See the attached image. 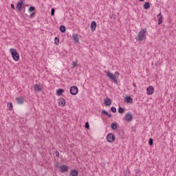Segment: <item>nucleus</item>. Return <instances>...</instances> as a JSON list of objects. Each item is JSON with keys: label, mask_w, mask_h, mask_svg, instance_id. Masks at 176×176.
<instances>
[{"label": "nucleus", "mask_w": 176, "mask_h": 176, "mask_svg": "<svg viewBox=\"0 0 176 176\" xmlns=\"http://www.w3.org/2000/svg\"><path fill=\"white\" fill-rule=\"evenodd\" d=\"M8 108H9L10 111H12L13 109V104H12V102H9L7 104Z\"/></svg>", "instance_id": "393cba45"}, {"label": "nucleus", "mask_w": 176, "mask_h": 176, "mask_svg": "<svg viewBox=\"0 0 176 176\" xmlns=\"http://www.w3.org/2000/svg\"><path fill=\"white\" fill-rule=\"evenodd\" d=\"M34 16H35V13H32L30 15V19H32V17H34Z\"/></svg>", "instance_id": "c9c22d12"}, {"label": "nucleus", "mask_w": 176, "mask_h": 176, "mask_svg": "<svg viewBox=\"0 0 176 176\" xmlns=\"http://www.w3.org/2000/svg\"><path fill=\"white\" fill-rule=\"evenodd\" d=\"M23 1L24 0H20L19 2L16 4V9H17L19 12L23 9V6L24 5Z\"/></svg>", "instance_id": "423d86ee"}, {"label": "nucleus", "mask_w": 176, "mask_h": 176, "mask_svg": "<svg viewBox=\"0 0 176 176\" xmlns=\"http://www.w3.org/2000/svg\"><path fill=\"white\" fill-rule=\"evenodd\" d=\"M59 28H60V32H62L63 34H64V32H65L66 29H65V27L64 26V25H61Z\"/></svg>", "instance_id": "b1692460"}, {"label": "nucleus", "mask_w": 176, "mask_h": 176, "mask_svg": "<svg viewBox=\"0 0 176 176\" xmlns=\"http://www.w3.org/2000/svg\"><path fill=\"white\" fill-rule=\"evenodd\" d=\"M148 144L151 146H152V145H153V139L150 138L148 140Z\"/></svg>", "instance_id": "c85d7f7f"}, {"label": "nucleus", "mask_w": 176, "mask_h": 176, "mask_svg": "<svg viewBox=\"0 0 176 176\" xmlns=\"http://www.w3.org/2000/svg\"><path fill=\"white\" fill-rule=\"evenodd\" d=\"M11 8H12V9H14V4L12 3V4H11Z\"/></svg>", "instance_id": "e433bc0d"}, {"label": "nucleus", "mask_w": 176, "mask_h": 176, "mask_svg": "<svg viewBox=\"0 0 176 176\" xmlns=\"http://www.w3.org/2000/svg\"><path fill=\"white\" fill-rule=\"evenodd\" d=\"M104 104L106 105V107H109V105L112 104V100L109 98H106L104 100Z\"/></svg>", "instance_id": "1a4fd4ad"}, {"label": "nucleus", "mask_w": 176, "mask_h": 176, "mask_svg": "<svg viewBox=\"0 0 176 176\" xmlns=\"http://www.w3.org/2000/svg\"><path fill=\"white\" fill-rule=\"evenodd\" d=\"M10 53L12 55V57L14 61H19L20 60V55L19 54V52H17V50L14 48H11L10 50Z\"/></svg>", "instance_id": "7ed1b4c3"}, {"label": "nucleus", "mask_w": 176, "mask_h": 176, "mask_svg": "<svg viewBox=\"0 0 176 176\" xmlns=\"http://www.w3.org/2000/svg\"><path fill=\"white\" fill-rule=\"evenodd\" d=\"M54 153H55L56 157H58V156H60V153L58 152V151H56L54 152Z\"/></svg>", "instance_id": "72a5a7b5"}, {"label": "nucleus", "mask_w": 176, "mask_h": 176, "mask_svg": "<svg viewBox=\"0 0 176 176\" xmlns=\"http://www.w3.org/2000/svg\"><path fill=\"white\" fill-rule=\"evenodd\" d=\"M111 130H116L118 129V124L116 122H113L111 124Z\"/></svg>", "instance_id": "aec40b11"}, {"label": "nucleus", "mask_w": 176, "mask_h": 176, "mask_svg": "<svg viewBox=\"0 0 176 176\" xmlns=\"http://www.w3.org/2000/svg\"><path fill=\"white\" fill-rule=\"evenodd\" d=\"M77 64H78V61H74L73 62V68H76Z\"/></svg>", "instance_id": "473e14b6"}, {"label": "nucleus", "mask_w": 176, "mask_h": 176, "mask_svg": "<svg viewBox=\"0 0 176 176\" xmlns=\"http://www.w3.org/2000/svg\"><path fill=\"white\" fill-rule=\"evenodd\" d=\"M136 174H138V170H136Z\"/></svg>", "instance_id": "ea45409f"}, {"label": "nucleus", "mask_w": 176, "mask_h": 176, "mask_svg": "<svg viewBox=\"0 0 176 176\" xmlns=\"http://www.w3.org/2000/svg\"><path fill=\"white\" fill-rule=\"evenodd\" d=\"M85 129H87V130H89V129H90V125L89 124V122H85Z\"/></svg>", "instance_id": "c756f323"}, {"label": "nucleus", "mask_w": 176, "mask_h": 176, "mask_svg": "<svg viewBox=\"0 0 176 176\" xmlns=\"http://www.w3.org/2000/svg\"><path fill=\"white\" fill-rule=\"evenodd\" d=\"M125 102H127L128 104L131 102L133 103V98L130 97V96H126L125 98Z\"/></svg>", "instance_id": "6ab92c4d"}, {"label": "nucleus", "mask_w": 176, "mask_h": 176, "mask_svg": "<svg viewBox=\"0 0 176 176\" xmlns=\"http://www.w3.org/2000/svg\"><path fill=\"white\" fill-rule=\"evenodd\" d=\"M116 137L115 136V135H113V133H109L107 136V140L111 143L113 142V141H115Z\"/></svg>", "instance_id": "39448f33"}, {"label": "nucleus", "mask_w": 176, "mask_h": 176, "mask_svg": "<svg viewBox=\"0 0 176 176\" xmlns=\"http://www.w3.org/2000/svg\"><path fill=\"white\" fill-rule=\"evenodd\" d=\"M145 35H146V29H142L141 31L139 32L138 36L135 37L136 41L142 42V41H144Z\"/></svg>", "instance_id": "f03ea898"}, {"label": "nucleus", "mask_w": 176, "mask_h": 176, "mask_svg": "<svg viewBox=\"0 0 176 176\" xmlns=\"http://www.w3.org/2000/svg\"><path fill=\"white\" fill-rule=\"evenodd\" d=\"M16 100L17 104H24V98H23L22 96L16 98Z\"/></svg>", "instance_id": "f3484780"}, {"label": "nucleus", "mask_w": 176, "mask_h": 176, "mask_svg": "<svg viewBox=\"0 0 176 176\" xmlns=\"http://www.w3.org/2000/svg\"><path fill=\"white\" fill-rule=\"evenodd\" d=\"M124 120H126V122H131V120H133V115H131V113H126L124 116Z\"/></svg>", "instance_id": "0eeeda50"}, {"label": "nucleus", "mask_w": 176, "mask_h": 176, "mask_svg": "<svg viewBox=\"0 0 176 176\" xmlns=\"http://www.w3.org/2000/svg\"><path fill=\"white\" fill-rule=\"evenodd\" d=\"M72 37L75 43H79V35L78 34H73Z\"/></svg>", "instance_id": "4468645a"}, {"label": "nucleus", "mask_w": 176, "mask_h": 176, "mask_svg": "<svg viewBox=\"0 0 176 176\" xmlns=\"http://www.w3.org/2000/svg\"><path fill=\"white\" fill-rule=\"evenodd\" d=\"M102 115H107V116H108L109 118H112V115L109 114L107 111L105 110H102Z\"/></svg>", "instance_id": "5701e85b"}, {"label": "nucleus", "mask_w": 176, "mask_h": 176, "mask_svg": "<svg viewBox=\"0 0 176 176\" xmlns=\"http://www.w3.org/2000/svg\"><path fill=\"white\" fill-rule=\"evenodd\" d=\"M70 175L78 176L79 175V172L77 170L73 169L70 171Z\"/></svg>", "instance_id": "a211bd4d"}, {"label": "nucleus", "mask_w": 176, "mask_h": 176, "mask_svg": "<svg viewBox=\"0 0 176 176\" xmlns=\"http://www.w3.org/2000/svg\"><path fill=\"white\" fill-rule=\"evenodd\" d=\"M106 74V76L107 78H109V79H110V80H111V82H114V83H116V85H118V79L116 78V76H119V72H116L114 75L113 74L111 73V72L109 71H105L104 72Z\"/></svg>", "instance_id": "f257e3e1"}, {"label": "nucleus", "mask_w": 176, "mask_h": 176, "mask_svg": "<svg viewBox=\"0 0 176 176\" xmlns=\"http://www.w3.org/2000/svg\"><path fill=\"white\" fill-rule=\"evenodd\" d=\"M55 167H56V168H58V167H60V162H56L55 163Z\"/></svg>", "instance_id": "f704fd0d"}, {"label": "nucleus", "mask_w": 176, "mask_h": 176, "mask_svg": "<svg viewBox=\"0 0 176 176\" xmlns=\"http://www.w3.org/2000/svg\"><path fill=\"white\" fill-rule=\"evenodd\" d=\"M69 91L72 96H76L78 91V87L76 86H72L70 87Z\"/></svg>", "instance_id": "20e7f679"}, {"label": "nucleus", "mask_w": 176, "mask_h": 176, "mask_svg": "<svg viewBox=\"0 0 176 176\" xmlns=\"http://www.w3.org/2000/svg\"><path fill=\"white\" fill-rule=\"evenodd\" d=\"M60 168L62 173H67L68 171V166L67 165H62L60 166Z\"/></svg>", "instance_id": "dca6fc26"}, {"label": "nucleus", "mask_w": 176, "mask_h": 176, "mask_svg": "<svg viewBox=\"0 0 176 176\" xmlns=\"http://www.w3.org/2000/svg\"><path fill=\"white\" fill-rule=\"evenodd\" d=\"M144 9H149V8H151V3H149V2H145L144 6H143Z\"/></svg>", "instance_id": "412c9836"}, {"label": "nucleus", "mask_w": 176, "mask_h": 176, "mask_svg": "<svg viewBox=\"0 0 176 176\" xmlns=\"http://www.w3.org/2000/svg\"><path fill=\"white\" fill-rule=\"evenodd\" d=\"M29 12H34V10H35V7L34 6H31L29 8Z\"/></svg>", "instance_id": "7c9ffc66"}, {"label": "nucleus", "mask_w": 176, "mask_h": 176, "mask_svg": "<svg viewBox=\"0 0 176 176\" xmlns=\"http://www.w3.org/2000/svg\"><path fill=\"white\" fill-rule=\"evenodd\" d=\"M146 90L148 96H152V94H153V91H155V89L152 86L148 87Z\"/></svg>", "instance_id": "9d476101"}, {"label": "nucleus", "mask_w": 176, "mask_h": 176, "mask_svg": "<svg viewBox=\"0 0 176 176\" xmlns=\"http://www.w3.org/2000/svg\"><path fill=\"white\" fill-rule=\"evenodd\" d=\"M59 107H65V99L60 98L58 101Z\"/></svg>", "instance_id": "2eb2a0df"}, {"label": "nucleus", "mask_w": 176, "mask_h": 176, "mask_svg": "<svg viewBox=\"0 0 176 176\" xmlns=\"http://www.w3.org/2000/svg\"><path fill=\"white\" fill-rule=\"evenodd\" d=\"M133 87H137V85H135V82L133 83Z\"/></svg>", "instance_id": "4c0bfd02"}, {"label": "nucleus", "mask_w": 176, "mask_h": 176, "mask_svg": "<svg viewBox=\"0 0 176 176\" xmlns=\"http://www.w3.org/2000/svg\"><path fill=\"white\" fill-rule=\"evenodd\" d=\"M157 17L158 18V25H160L163 23V15H162V12H160Z\"/></svg>", "instance_id": "f8f14e48"}, {"label": "nucleus", "mask_w": 176, "mask_h": 176, "mask_svg": "<svg viewBox=\"0 0 176 176\" xmlns=\"http://www.w3.org/2000/svg\"><path fill=\"white\" fill-rule=\"evenodd\" d=\"M63 93H64V89H58L56 91L57 96H61V94H63Z\"/></svg>", "instance_id": "4be33fe9"}, {"label": "nucleus", "mask_w": 176, "mask_h": 176, "mask_svg": "<svg viewBox=\"0 0 176 176\" xmlns=\"http://www.w3.org/2000/svg\"><path fill=\"white\" fill-rule=\"evenodd\" d=\"M34 91H36L37 93H39L42 91V87H41L40 85L36 84L34 86Z\"/></svg>", "instance_id": "9b49d317"}, {"label": "nucleus", "mask_w": 176, "mask_h": 176, "mask_svg": "<svg viewBox=\"0 0 176 176\" xmlns=\"http://www.w3.org/2000/svg\"><path fill=\"white\" fill-rule=\"evenodd\" d=\"M140 2H144L145 0H139Z\"/></svg>", "instance_id": "58836bf2"}, {"label": "nucleus", "mask_w": 176, "mask_h": 176, "mask_svg": "<svg viewBox=\"0 0 176 176\" xmlns=\"http://www.w3.org/2000/svg\"><path fill=\"white\" fill-rule=\"evenodd\" d=\"M117 134L118 135L119 138L123 140L124 138V132L122 130L117 131Z\"/></svg>", "instance_id": "ddd939ff"}, {"label": "nucleus", "mask_w": 176, "mask_h": 176, "mask_svg": "<svg viewBox=\"0 0 176 176\" xmlns=\"http://www.w3.org/2000/svg\"><path fill=\"white\" fill-rule=\"evenodd\" d=\"M110 110L113 112V113H116V107H112Z\"/></svg>", "instance_id": "cd10ccee"}, {"label": "nucleus", "mask_w": 176, "mask_h": 176, "mask_svg": "<svg viewBox=\"0 0 176 176\" xmlns=\"http://www.w3.org/2000/svg\"><path fill=\"white\" fill-rule=\"evenodd\" d=\"M123 112H124V109L122 108V107H119L118 108V113H123Z\"/></svg>", "instance_id": "bb28decb"}, {"label": "nucleus", "mask_w": 176, "mask_h": 176, "mask_svg": "<svg viewBox=\"0 0 176 176\" xmlns=\"http://www.w3.org/2000/svg\"><path fill=\"white\" fill-rule=\"evenodd\" d=\"M56 12V10L54 8H52L51 10V16H54V12Z\"/></svg>", "instance_id": "2f4dec72"}, {"label": "nucleus", "mask_w": 176, "mask_h": 176, "mask_svg": "<svg viewBox=\"0 0 176 176\" xmlns=\"http://www.w3.org/2000/svg\"><path fill=\"white\" fill-rule=\"evenodd\" d=\"M90 28H91V31H92V32L96 31V28H97V23L96 21H93L91 23Z\"/></svg>", "instance_id": "6e6552de"}, {"label": "nucleus", "mask_w": 176, "mask_h": 176, "mask_svg": "<svg viewBox=\"0 0 176 176\" xmlns=\"http://www.w3.org/2000/svg\"><path fill=\"white\" fill-rule=\"evenodd\" d=\"M59 43H60V39L58 38V37H55L54 38V43H55V45H58Z\"/></svg>", "instance_id": "a878e982"}]
</instances>
